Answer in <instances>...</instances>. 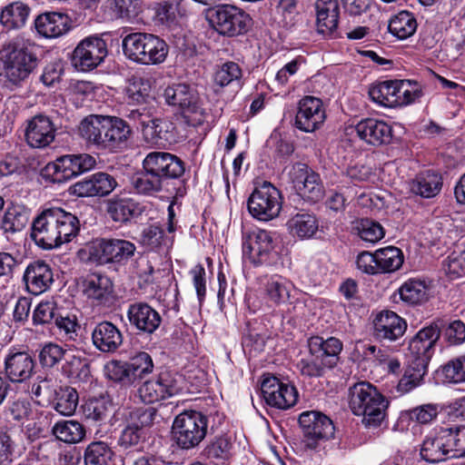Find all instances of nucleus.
<instances>
[{
	"label": "nucleus",
	"mask_w": 465,
	"mask_h": 465,
	"mask_svg": "<svg viewBox=\"0 0 465 465\" xmlns=\"http://www.w3.org/2000/svg\"><path fill=\"white\" fill-rule=\"evenodd\" d=\"M80 231L78 218L61 208H50L38 214L33 223L31 238L44 250L70 242Z\"/></svg>",
	"instance_id": "obj_1"
},
{
	"label": "nucleus",
	"mask_w": 465,
	"mask_h": 465,
	"mask_svg": "<svg viewBox=\"0 0 465 465\" xmlns=\"http://www.w3.org/2000/svg\"><path fill=\"white\" fill-rule=\"evenodd\" d=\"M143 171L135 173L131 184L136 193L153 194L163 190L169 180L179 179L185 172L184 163L167 152H151L142 163Z\"/></svg>",
	"instance_id": "obj_2"
},
{
	"label": "nucleus",
	"mask_w": 465,
	"mask_h": 465,
	"mask_svg": "<svg viewBox=\"0 0 465 465\" xmlns=\"http://www.w3.org/2000/svg\"><path fill=\"white\" fill-rule=\"evenodd\" d=\"M349 404L353 414L362 416L365 427L377 428L385 418L389 401L371 383L362 381L350 388Z\"/></svg>",
	"instance_id": "obj_3"
},
{
	"label": "nucleus",
	"mask_w": 465,
	"mask_h": 465,
	"mask_svg": "<svg viewBox=\"0 0 465 465\" xmlns=\"http://www.w3.org/2000/svg\"><path fill=\"white\" fill-rule=\"evenodd\" d=\"M3 53L4 75L9 84L16 87L21 86L40 64L35 48L23 41L9 43Z\"/></svg>",
	"instance_id": "obj_4"
},
{
	"label": "nucleus",
	"mask_w": 465,
	"mask_h": 465,
	"mask_svg": "<svg viewBox=\"0 0 465 465\" xmlns=\"http://www.w3.org/2000/svg\"><path fill=\"white\" fill-rule=\"evenodd\" d=\"M123 51L131 61L141 64H158L168 54L167 44L157 35L147 33H131L123 38Z\"/></svg>",
	"instance_id": "obj_5"
},
{
	"label": "nucleus",
	"mask_w": 465,
	"mask_h": 465,
	"mask_svg": "<svg viewBox=\"0 0 465 465\" xmlns=\"http://www.w3.org/2000/svg\"><path fill=\"white\" fill-rule=\"evenodd\" d=\"M159 414L154 407H141L123 413L124 429L118 445L124 450L138 448L149 438V430L158 420Z\"/></svg>",
	"instance_id": "obj_6"
},
{
	"label": "nucleus",
	"mask_w": 465,
	"mask_h": 465,
	"mask_svg": "<svg viewBox=\"0 0 465 465\" xmlns=\"http://www.w3.org/2000/svg\"><path fill=\"white\" fill-rule=\"evenodd\" d=\"M207 427L205 415L196 411H185L177 415L173 422V440L182 450L193 449L206 437Z\"/></svg>",
	"instance_id": "obj_7"
},
{
	"label": "nucleus",
	"mask_w": 465,
	"mask_h": 465,
	"mask_svg": "<svg viewBox=\"0 0 465 465\" xmlns=\"http://www.w3.org/2000/svg\"><path fill=\"white\" fill-rule=\"evenodd\" d=\"M208 20L216 32L228 37L244 35L252 25L251 16L232 5H220L211 9Z\"/></svg>",
	"instance_id": "obj_8"
},
{
	"label": "nucleus",
	"mask_w": 465,
	"mask_h": 465,
	"mask_svg": "<svg viewBox=\"0 0 465 465\" xmlns=\"http://www.w3.org/2000/svg\"><path fill=\"white\" fill-rule=\"evenodd\" d=\"M96 158L89 153L66 154L48 163L42 171L44 177L62 183L94 169Z\"/></svg>",
	"instance_id": "obj_9"
},
{
	"label": "nucleus",
	"mask_w": 465,
	"mask_h": 465,
	"mask_svg": "<svg viewBox=\"0 0 465 465\" xmlns=\"http://www.w3.org/2000/svg\"><path fill=\"white\" fill-rule=\"evenodd\" d=\"M163 95L168 104L181 111L189 124L195 126L203 123L204 109L194 88L185 84H173L164 90Z\"/></svg>",
	"instance_id": "obj_10"
},
{
	"label": "nucleus",
	"mask_w": 465,
	"mask_h": 465,
	"mask_svg": "<svg viewBox=\"0 0 465 465\" xmlns=\"http://www.w3.org/2000/svg\"><path fill=\"white\" fill-rule=\"evenodd\" d=\"M250 214L260 221H270L280 213L281 193L269 182H263L256 187L247 201Z\"/></svg>",
	"instance_id": "obj_11"
},
{
	"label": "nucleus",
	"mask_w": 465,
	"mask_h": 465,
	"mask_svg": "<svg viewBox=\"0 0 465 465\" xmlns=\"http://www.w3.org/2000/svg\"><path fill=\"white\" fill-rule=\"evenodd\" d=\"M298 422L303 434V442L307 449L314 450L321 440L333 437L335 428L331 420L316 411H307L300 414Z\"/></svg>",
	"instance_id": "obj_12"
},
{
	"label": "nucleus",
	"mask_w": 465,
	"mask_h": 465,
	"mask_svg": "<svg viewBox=\"0 0 465 465\" xmlns=\"http://www.w3.org/2000/svg\"><path fill=\"white\" fill-rule=\"evenodd\" d=\"M104 40L98 36H90L82 40L74 48L71 61L79 71H90L97 67L107 55Z\"/></svg>",
	"instance_id": "obj_13"
},
{
	"label": "nucleus",
	"mask_w": 465,
	"mask_h": 465,
	"mask_svg": "<svg viewBox=\"0 0 465 465\" xmlns=\"http://www.w3.org/2000/svg\"><path fill=\"white\" fill-rule=\"evenodd\" d=\"M290 177L299 194L307 201L317 203L324 196L320 175L307 164L296 163L290 171Z\"/></svg>",
	"instance_id": "obj_14"
},
{
	"label": "nucleus",
	"mask_w": 465,
	"mask_h": 465,
	"mask_svg": "<svg viewBox=\"0 0 465 465\" xmlns=\"http://www.w3.org/2000/svg\"><path fill=\"white\" fill-rule=\"evenodd\" d=\"M261 391L268 405L281 410L294 406L299 396L293 385L284 383L273 375L264 376Z\"/></svg>",
	"instance_id": "obj_15"
},
{
	"label": "nucleus",
	"mask_w": 465,
	"mask_h": 465,
	"mask_svg": "<svg viewBox=\"0 0 465 465\" xmlns=\"http://www.w3.org/2000/svg\"><path fill=\"white\" fill-rule=\"evenodd\" d=\"M56 127L47 115L39 114L26 121L25 138L32 148H45L55 138Z\"/></svg>",
	"instance_id": "obj_16"
},
{
	"label": "nucleus",
	"mask_w": 465,
	"mask_h": 465,
	"mask_svg": "<svg viewBox=\"0 0 465 465\" xmlns=\"http://www.w3.org/2000/svg\"><path fill=\"white\" fill-rule=\"evenodd\" d=\"M117 186L115 178L99 172L79 181L70 187V193L79 197L106 196Z\"/></svg>",
	"instance_id": "obj_17"
},
{
	"label": "nucleus",
	"mask_w": 465,
	"mask_h": 465,
	"mask_svg": "<svg viewBox=\"0 0 465 465\" xmlns=\"http://www.w3.org/2000/svg\"><path fill=\"white\" fill-rule=\"evenodd\" d=\"M35 367L28 351L11 350L5 358L4 374L12 382H23L32 376Z\"/></svg>",
	"instance_id": "obj_18"
},
{
	"label": "nucleus",
	"mask_w": 465,
	"mask_h": 465,
	"mask_svg": "<svg viewBox=\"0 0 465 465\" xmlns=\"http://www.w3.org/2000/svg\"><path fill=\"white\" fill-rule=\"evenodd\" d=\"M324 120L325 113L319 98L305 96L300 101L295 116V124L298 129L306 133L313 132Z\"/></svg>",
	"instance_id": "obj_19"
},
{
	"label": "nucleus",
	"mask_w": 465,
	"mask_h": 465,
	"mask_svg": "<svg viewBox=\"0 0 465 465\" xmlns=\"http://www.w3.org/2000/svg\"><path fill=\"white\" fill-rule=\"evenodd\" d=\"M406 329L405 320L391 311L380 312L373 321V336L380 341H397Z\"/></svg>",
	"instance_id": "obj_20"
},
{
	"label": "nucleus",
	"mask_w": 465,
	"mask_h": 465,
	"mask_svg": "<svg viewBox=\"0 0 465 465\" xmlns=\"http://www.w3.org/2000/svg\"><path fill=\"white\" fill-rule=\"evenodd\" d=\"M23 280L26 290L32 294L38 295L50 288L54 282V274L49 264L37 260L27 265Z\"/></svg>",
	"instance_id": "obj_21"
},
{
	"label": "nucleus",
	"mask_w": 465,
	"mask_h": 465,
	"mask_svg": "<svg viewBox=\"0 0 465 465\" xmlns=\"http://www.w3.org/2000/svg\"><path fill=\"white\" fill-rule=\"evenodd\" d=\"M127 317L136 331L152 334L160 326L162 318L158 312L145 302H135L129 306Z\"/></svg>",
	"instance_id": "obj_22"
},
{
	"label": "nucleus",
	"mask_w": 465,
	"mask_h": 465,
	"mask_svg": "<svg viewBox=\"0 0 465 465\" xmlns=\"http://www.w3.org/2000/svg\"><path fill=\"white\" fill-rule=\"evenodd\" d=\"M355 130L361 140L374 146L388 144L392 138L391 127L373 118L361 120L356 124Z\"/></svg>",
	"instance_id": "obj_23"
},
{
	"label": "nucleus",
	"mask_w": 465,
	"mask_h": 465,
	"mask_svg": "<svg viewBox=\"0 0 465 465\" xmlns=\"http://www.w3.org/2000/svg\"><path fill=\"white\" fill-rule=\"evenodd\" d=\"M106 115L90 114L84 117L78 126L80 137L89 146L104 150Z\"/></svg>",
	"instance_id": "obj_24"
},
{
	"label": "nucleus",
	"mask_w": 465,
	"mask_h": 465,
	"mask_svg": "<svg viewBox=\"0 0 465 465\" xmlns=\"http://www.w3.org/2000/svg\"><path fill=\"white\" fill-rule=\"evenodd\" d=\"M92 341L94 347L100 351L114 352L123 343V334L116 325L104 321L94 328Z\"/></svg>",
	"instance_id": "obj_25"
},
{
	"label": "nucleus",
	"mask_w": 465,
	"mask_h": 465,
	"mask_svg": "<svg viewBox=\"0 0 465 465\" xmlns=\"http://www.w3.org/2000/svg\"><path fill=\"white\" fill-rule=\"evenodd\" d=\"M447 435L444 427H441L434 436L426 438L420 448L421 458L431 463L452 458Z\"/></svg>",
	"instance_id": "obj_26"
},
{
	"label": "nucleus",
	"mask_w": 465,
	"mask_h": 465,
	"mask_svg": "<svg viewBox=\"0 0 465 465\" xmlns=\"http://www.w3.org/2000/svg\"><path fill=\"white\" fill-rule=\"evenodd\" d=\"M308 348L311 354H316V357L325 361L329 369H332L340 361L342 343L334 337L324 340L322 337L313 336L308 340Z\"/></svg>",
	"instance_id": "obj_27"
},
{
	"label": "nucleus",
	"mask_w": 465,
	"mask_h": 465,
	"mask_svg": "<svg viewBox=\"0 0 465 465\" xmlns=\"http://www.w3.org/2000/svg\"><path fill=\"white\" fill-rule=\"evenodd\" d=\"M35 26L42 36L56 38L69 30V17L59 12L43 13L35 18Z\"/></svg>",
	"instance_id": "obj_28"
},
{
	"label": "nucleus",
	"mask_w": 465,
	"mask_h": 465,
	"mask_svg": "<svg viewBox=\"0 0 465 465\" xmlns=\"http://www.w3.org/2000/svg\"><path fill=\"white\" fill-rule=\"evenodd\" d=\"M272 238L266 231H259L246 236L242 243L243 253L253 263H262L272 250Z\"/></svg>",
	"instance_id": "obj_29"
},
{
	"label": "nucleus",
	"mask_w": 465,
	"mask_h": 465,
	"mask_svg": "<svg viewBox=\"0 0 465 465\" xmlns=\"http://www.w3.org/2000/svg\"><path fill=\"white\" fill-rule=\"evenodd\" d=\"M106 212L114 222L127 224L139 217L143 210L133 199L116 196L107 201Z\"/></svg>",
	"instance_id": "obj_30"
},
{
	"label": "nucleus",
	"mask_w": 465,
	"mask_h": 465,
	"mask_svg": "<svg viewBox=\"0 0 465 465\" xmlns=\"http://www.w3.org/2000/svg\"><path fill=\"white\" fill-rule=\"evenodd\" d=\"M315 9L318 32L321 34H332L338 26L340 14L337 0H317Z\"/></svg>",
	"instance_id": "obj_31"
},
{
	"label": "nucleus",
	"mask_w": 465,
	"mask_h": 465,
	"mask_svg": "<svg viewBox=\"0 0 465 465\" xmlns=\"http://www.w3.org/2000/svg\"><path fill=\"white\" fill-rule=\"evenodd\" d=\"M132 134V128L122 118L106 115L104 150H114L120 148L127 142Z\"/></svg>",
	"instance_id": "obj_32"
},
{
	"label": "nucleus",
	"mask_w": 465,
	"mask_h": 465,
	"mask_svg": "<svg viewBox=\"0 0 465 465\" xmlns=\"http://www.w3.org/2000/svg\"><path fill=\"white\" fill-rule=\"evenodd\" d=\"M172 130L173 124L168 120L151 116L149 123L142 129V134L146 143L162 145L171 142Z\"/></svg>",
	"instance_id": "obj_33"
},
{
	"label": "nucleus",
	"mask_w": 465,
	"mask_h": 465,
	"mask_svg": "<svg viewBox=\"0 0 465 465\" xmlns=\"http://www.w3.org/2000/svg\"><path fill=\"white\" fill-rule=\"evenodd\" d=\"M401 84L399 80H389L371 86L369 90L371 99L383 106L394 107L401 103L399 94L398 85Z\"/></svg>",
	"instance_id": "obj_34"
},
{
	"label": "nucleus",
	"mask_w": 465,
	"mask_h": 465,
	"mask_svg": "<svg viewBox=\"0 0 465 465\" xmlns=\"http://www.w3.org/2000/svg\"><path fill=\"white\" fill-rule=\"evenodd\" d=\"M30 8L23 2H13L5 6L0 14V23L7 29L23 27L28 18Z\"/></svg>",
	"instance_id": "obj_35"
},
{
	"label": "nucleus",
	"mask_w": 465,
	"mask_h": 465,
	"mask_svg": "<svg viewBox=\"0 0 465 465\" xmlns=\"http://www.w3.org/2000/svg\"><path fill=\"white\" fill-rule=\"evenodd\" d=\"M428 364L424 360H410L404 375L400 380L398 390L401 392H409L420 385L427 373Z\"/></svg>",
	"instance_id": "obj_36"
},
{
	"label": "nucleus",
	"mask_w": 465,
	"mask_h": 465,
	"mask_svg": "<svg viewBox=\"0 0 465 465\" xmlns=\"http://www.w3.org/2000/svg\"><path fill=\"white\" fill-rule=\"evenodd\" d=\"M84 287L85 294L97 301L107 299L114 289L111 279L101 273L90 274L84 282Z\"/></svg>",
	"instance_id": "obj_37"
},
{
	"label": "nucleus",
	"mask_w": 465,
	"mask_h": 465,
	"mask_svg": "<svg viewBox=\"0 0 465 465\" xmlns=\"http://www.w3.org/2000/svg\"><path fill=\"white\" fill-rule=\"evenodd\" d=\"M52 433L65 443H78L84 439L86 430L82 423L70 420L56 422Z\"/></svg>",
	"instance_id": "obj_38"
},
{
	"label": "nucleus",
	"mask_w": 465,
	"mask_h": 465,
	"mask_svg": "<svg viewBox=\"0 0 465 465\" xmlns=\"http://www.w3.org/2000/svg\"><path fill=\"white\" fill-rule=\"evenodd\" d=\"M79 253L86 255L88 262L98 265L111 263V239H95L88 242Z\"/></svg>",
	"instance_id": "obj_39"
},
{
	"label": "nucleus",
	"mask_w": 465,
	"mask_h": 465,
	"mask_svg": "<svg viewBox=\"0 0 465 465\" xmlns=\"http://www.w3.org/2000/svg\"><path fill=\"white\" fill-rule=\"evenodd\" d=\"M114 455L108 443L101 440L90 442L84 452V465H109Z\"/></svg>",
	"instance_id": "obj_40"
},
{
	"label": "nucleus",
	"mask_w": 465,
	"mask_h": 465,
	"mask_svg": "<svg viewBox=\"0 0 465 465\" xmlns=\"http://www.w3.org/2000/svg\"><path fill=\"white\" fill-rule=\"evenodd\" d=\"M441 185V177L434 172L427 171L416 178L411 190L422 197L430 198L440 193Z\"/></svg>",
	"instance_id": "obj_41"
},
{
	"label": "nucleus",
	"mask_w": 465,
	"mask_h": 465,
	"mask_svg": "<svg viewBox=\"0 0 465 465\" xmlns=\"http://www.w3.org/2000/svg\"><path fill=\"white\" fill-rule=\"evenodd\" d=\"M54 408L64 416L74 413L78 404V393L75 389L65 386L54 391Z\"/></svg>",
	"instance_id": "obj_42"
},
{
	"label": "nucleus",
	"mask_w": 465,
	"mask_h": 465,
	"mask_svg": "<svg viewBox=\"0 0 465 465\" xmlns=\"http://www.w3.org/2000/svg\"><path fill=\"white\" fill-rule=\"evenodd\" d=\"M287 225L291 232L300 238H310L318 230L316 217L308 213L295 214L288 221Z\"/></svg>",
	"instance_id": "obj_43"
},
{
	"label": "nucleus",
	"mask_w": 465,
	"mask_h": 465,
	"mask_svg": "<svg viewBox=\"0 0 465 465\" xmlns=\"http://www.w3.org/2000/svg\"><path fill=\"white\" fill-rule=\"evenodd\" d=\"M388 27L399 39H406L415 33L417 22L411 12L402 11L391 19Z\"/></svg>",
	"instance_id": "obj_44"
},
{
	"label": "nucleus",
	"mask_w": 465,
	"mask_h": 465,
	"mask_svg": "<svg viewBox=\"0 0 465 465\" xmlns=\"http://www.w3.org/2000/svg\"><path fill=\"white\" fill-rule=\"evenodd\" d=\"M376 262L378 263L379 272H395L402 265V252L394 246L379 249L376 251Z\"/></svg>",
	"instance_id": "obj_45"
},
{
	"label": "nucleus",
	"mask_w": 465,
	"mask_h": 465,
	"mask_svg": "<svg viewBox=\"0 0 465 465\" xmlns=\"http://www.w3.org/2000/svg\"><path fill=\"white\" fill-rule=\"evenodd\" d=\"M151 85L148 80L132 76L125 87V96L128 104H142L150 97Z\"/></svg>",
	"instance_id": "obj_46"
},
{
	"label": "nucleus",
	"mask_w": 465,
	"mask_h": 465,
	"mask_svg": "<svg viewBox=\"0 0 465 465\" xmlns=\"http://www.w3.org/2000/svg\"><path fill=\"white\" fill-rule=\"evenodd\" d=\"M138 393L142 401L150 404L171 396L173 391L160 380H152L144 381Z\"/></svg>",
	"instance_id": "obj_47"
},
{
	"label": "nucleus",
	"mask_w": 465,
	"mask_h": 465,
	"mask_svg": "<svg viewBox=\"0 0 465 465\" xmlns=\"http://www.w3.org/2000/svg\"><path fill=\"white\" fill-rule=\"evenodd\" d=\"M113 412L112 402L105 398L90 400L84 406V413L86 419L95 422H104Z\"/></svg>",
	"instance_id": "obj_48"
},
{
	"label": "nucleus",
	"mask_w": 465,
	"mask_h": 465,
	"mask_svg": "<svg viewBox=\"0 0 465 465\" xmlns=\"http://www.w3.org/2000/svg\"><path fill=\"white\" fill-rule=\"evenodd\" d=\"M401 299L411 304L420 303L427 299V288L423 282L409 280L399 289Z\"/></svg>",
	"instance_id": "obj_49"
},
{
	"label": "nucleus",
	"mask_w": 465,
	"mask_h": 465,
	"mask_svg": "<svg viewBox=\"0 0 465 465\" xmlns=\"http://www.w3.org/2000/svg\"><path fill=\"white\" fill-rule=\"evenodd\" d=\"M28 223V217L25 213L17 207L8 208L1 221L0 228L4 232L15 233L22 231Z\"/></svg>",
	"instance_id": "obj_50"
},
{
	"label": "nucleus",
	"mask_w": 465,
	"mask_h": 465,
	"mask_svg": "<svg viewBox=\"0 0 465 465\" xmlns=\"http://www.w3.org/2000/svg\"><path fill=\"white\" fill-rule=\"evenodd\" d=\"M134 383L143 379L153 370V363L151 356L144 351L139 352L128 361Z\"/></svg>",
	"instance_id": "obj_51"
},
{
	"label": "nucleus",
	"mask_w": 465,
	"mask_h": 465,
	"mask_svg": "<svg viewBox=\"0 0 465 465\" xmlns=\"http://www.w3.org/2000/svg\"><path fill=\"white\" fill-rule=\"evenodd\" d=\"M450 442L452 458L465 456V425H449L444 427Z\"/></svg>",
	"instance_id": "obj_52"
},
{
	"label": "nucleus",
	"mask_w": 465,
	"mask_h": 465,
	"mask_svg": "<svg viewBox=\"0 0 465 465\" xmlns=\"http://www.w3.org/2000/svg\"><path fill=\"white\" fill-rule=\"evenodd\" d=\"M64 372L71 379L85 381L90 378V364L85 358L71 356L63 366Z\"/></svg>",
	"instance_id": "obj_53"
},
{
	"label": "nucleus",
	"mask_w": 465,
	"mask_h": 465,
	"mask_svg": "<svg viewBox=\"0 0 465 465\" xmlns=\"http://www.w3.org/2000/svg\"><path fill=\"white\" fill-rule=\"evenodd\" d=\"M107 377L124 385H133L134 381L129 368L128 361H111L106 366Z\"/></svg>",
	"instance_id": "obj_54"
},
{
	"label": "nucleus",
	"mask_w": 465,
	"mask_h": 465,
	"mask_svg": "<svg viewBox=\"0 0 465 465\" xmlns=\"http://www.w3.org/2000/svg\"><path fill=\"white\" fill-rule=\"evenodd\" d=\"M135 245L124 239H111V263H122L134 255Z\"/></svg>",
	"instance_id": "obj_55"
},
{
	"label": "nucleus",
	"mask_w": 465,
	"mask_h": 465,
	"mask_svg": "<svg viewBox=\"0 0 465 465\" xmlns=\"http://www.w3.org/2000/svg\"><path fill=\"white\" fill-rule=\"evenodd\" d=\"M301 374L308 378H319L323 376L328 366L316 354H311L303 359L298 364Z\"/></svg>",
	"instance_id": "obj_56"
},
{
	"label": "nucleus",
	"mask_w": 465,
	"mask_h": 465,
	"mask_svg": "<svg viewBox=\"0 0 465 465\" xmlns=\"http://www.w3.org/2000/svg\"><path fill=\"white\" fill-rule=\"evenodd\" d=\"M357 229L361 239L371 243L379 242L384 236L382 226L379 223L369 219H362Z\"/></svg>",
	"instance_id": "obj_57"
},
{
	"label": "nucleus",
	"mask_w": 465,
	"mask_h": 465,
	"mask_svg": "<svg viewBox=\"0 0 465 465\" xmlns=\"http://www.w3.org/2000/svg\"><path fill=\"white\" fill-rule=\"evenodd\" d=\"M267 299L276 305L286 303L290 298V290L285 282L272 279L265 286Z\"/></svg>",
	"instance_id": "obj_58"
},
{
	"label": "nucleus",
	"mask_w": 465,
	"mask_h": 465,
	"mask_svg": "<svg viewBox=\"0 0 465 465\" xmlns=\"http://www.w3.org/2000/svg\"><path fill=\"white\" fill-rule=\"evenodd\" d=\"M65 351L54 343L45 344L40 351L39 361L43 368H53L64 358Z\"/></svg>",
	"instance_id": "obj_59"
},
{
	"label": "nucleus",
	"mask_w": 465,
	"mask_h": 465,
	"mask_svg": "<svg viewBox=\"0 0 465 465\" xmlns=\"http://www.w3.org/2000/svg\"><path fill=\"white\" fill-rule=\"evenodd\" d=\"M441 374L444 381L450 383H460L465 381V374L462 371V361L460 357L449 361L441 367Z\"/></svg>",
	"instance_id": "obj_60"
},
{
	"label": "nucleus",
	"mask_w": 465,
	"mask_h": 465,
	"mask_svg": "<svg viewBox=\"0 0 465 465\" xmlns=\"http://www.w3.org/2000/svg\"><path fill=\"white\" fill-rule=\"evenodd\" d=\"M433 348L434 347L428 344V342H422V340L414 336L409 344L411 360H424L425 363L429 364L433 353Z\"/></svg>",
	"instance_id": "obj_61"
},
{
	"label": "nucleus",
	"mask_w": 465,
	"mask_h": 465,
	"mask_svg": "<svg viewBox=\"0 0 465 465\" xmlns=\"http://www.w3.org/2000/svg\"><path fill=\"white\" fill-rule=\"evenodd\" d=\"M241 75L242 71L239 65L233 62H228L216 72L214 80L219 85L225 86L233 80L239 79Z\"/></svg>",
	"instance_id": "obj_62"
},
{
	"label": "nucleus",
	"mask_w": 465,
	"mask_h": 465,
	"mask_svg": "<svg viewBox=\"0 0 465 465\" xmlns=\"http://www.w3.org/2000/svg\"><path fill=\"white\" fill-rule=\"evenodd\" d=\"M229 449V441L224 438H218L205 447L203 454L210 460H224L228 456Z\"/></svg>",
	"instance_id": "obj_63"
},
{
	"label": "nucleus",
	"mask_w": 465,
	"mask_h": 465,
	"mask_svg": "<svg viewBox=\"0 0 465 465\" xmlns=\"http://www.w3.org/2000/svg\"><path fill=\"white\" fill-rule=\"evenodd\" d=\"M444 270L452 279L465 275V257L461 252H452L444 263Z\"/></svg>",
	"instance_id": "obj_64"
}]
</instances>
